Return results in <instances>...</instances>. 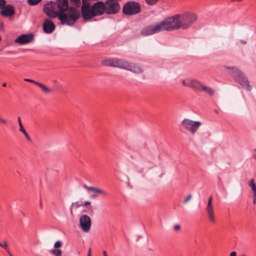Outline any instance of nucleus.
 Listing matches in <instances>:
<instances>
[{
  "instance_id": "obj_1",
  "label": "nucleus",
  "mask_w": 256,
  "mask_h": 256,
  "mask_svg": "<svg viewBox=\"0 0 256 256\" xmlns=\"http://www.w3.org/2000/svg\"><path fill=\"white\" fill-rule=\"evenodd\" d=\"M44 12L48 17L58 18L62 24L72 26L80 16V12L74 7H68V0H56L46 4Z\"/></svg>"
},
{
  "instance_id": "obj_2",
  "label": "nucleus",
  "mask_w": 256,
  "mask_h": 256,
  "mask_svg": "<svg viewBox=\"0 0 256 256\" xmlns=\"http://www.w3.org/2000/svg\"><path fill=\"white\" fill-rule=\"evenodd\" d=\"M90 11L84 19V22L92 21L95 17L101 16L104 13L113 14L118 12L120 4L116 0H108L106 2L98 1L92 4Z\"/></svg>"
},
{
  "instance_id": "obj_3",
  "label": "nucleus",
  "mask_w": 256,
  "mask_h": 256,
  "mask_svg": "<svg viewBox=\"0 0 256 256\" xmlns=\"http://www.w3.org/2000/svg\"><path fill=\"white\" fill-rule=\"evenodd\" d=\"M224 68L228 70V74L232 76L234 80L244 88L248 91L252 90V88L249 84L248 78L243 72L235 66H224Z\"/></svg>"
},
{
  "instance_id": "obj_4",
  "label": "nucleus",
  "mask_w": 256,
  "mask_h": 256,
  "mask_svg": "<svg viewBox=\"0 0 256 256\" xmlns=\"http://www.w3.org/2000/svg\"><path fill=\"white\" fill-rule=\"evenodd\" d=\"M179 15L168 17L160 22L162 31H172L181 28Z\"/></svg>"
},
{
  "instance_id": "obj_5",
  "label": "nucleus",
  "mask_w": 256,
  "mask_h": 256,
  "mask_svg": "<svg viewBox=\"0 0 256 256\" xmlns=\"http://www.w3.org/2000/svg\"><path fill=\"white\" fill-rule=\"evenodd\" d=\"M129 62L122 58H110L104 60L102 64L105 66L118 68L126 70Z\"/></svg>"
},
{
  "instance_id": "obj_6",
  "label": "nucleus",
  "mask_w": 256,
  "mask_h": 256,
  "mask_svg": "<svg viewBox=\"0 0 256 256\" xmlns=\"http://www.w3.org/2000/svg\"><path fill=\"white\" fill-rule=\"evenodd\" d=\"M178 15L181 29L182 30H186L190 28L197 20V16L194 14H185Z\"/></svg>"
},
{
  "instance_id": "obj_7",
  "label": "nucleus",
  "mask_w": 256,
  "mask_h": 256,
  "mask_svg": "<svg viewBox=\"0 0 256 256\" xmlns=\"http://www.w3.org/2000/svg\"><path fill=\"white\" fill-rule=\"evenodd\" d=\"M201 124L200 121H194L188 118H184L181 122L182 126L192 134L196 132Z\"/></svg>"
},
{
  "instance_id": "obj_8",
  "label": "nucleus",
  "mask_w": 256,
  "mask_h": 256,
  "mask_svg": "<svg viewBox=\"0 0 256 256\" xmlns=\"http://www.w3.org/2000/svg\"><path fill=\"white\" fill-rule=\"evenodd\" d=\"M140 11V4L136 2H130L124 4L123 12L126 15H134L139 13Z\"/></svg>"
},
{
  "instance_id": "obj_9",
  "label": "nucleus",
  "mask_w": 256,
  "mask_h": 256,
  "mask_svg": "<svg viewBox=\"0 0 256 256\" xmlns=\"http://www.w3.org/2000/svg\"><path fill=\"white\" fill-rule=\"evenodd\" d=\"M182 84L184 86H188L195 91L200 92L203 84L196 79L186 78L182 80Z\"/></svg>"
},
{
  "instance_id": "obj_10",
  "label": "nucleus",
  "mask_w": 256,
  "mask_h": 256,
  "mask_svg": "<svg viewBox=\"0 0 256 256\" xmlns=\"http://www.w3.org/2000/svg\"><path fill=\"white\" fill-rule=\"evenodd\" d=\"M162 32L160 22L154 25H150L144 28L140 32L142 35L147 36Z\"/></svg>"
},
{
  "instance_id": "obj_11",
  "label": "nucleus",
  "mask_w": 256,
  "mask_h": 256,
  "mask_svg": "<svg viewBox=\"0 0 256 256\" xmlns=\"http://www.w3.org/2000/svg\"><path fill=\"white\" fill-rule=\"evenodd\" d=\"M80 224L84 232H88L92 225L90 217L86 214L81 216L80 218Z\"/></svg>"
},
{
  "instance_id": "obj_12",
  "label": "nucleus",
  "mask_w": 256,
  "mask_h": 256,
  "mask_svg": "<svg viewBox=\"0 0 256 256\" xmlns=\"http://www.w3.org/2000/svg\"><path fill=\"white\" fill-rule=\"evenodd\" d=\"M212 196H210L208 200V204L206 207V212L209 221L211 223L214 224L216 222V220L214 216V208L212 204Z\"/></svg>"
},
{
  "instance_id": "obj_13",
  "label": "nucleus",
  "mask_w": 256,
  "mask_h": 256,
  "mask_svg": "<svg viewBox=\"0 0 256 256\" xmlns=\"http://www.w3.org/2000/svg\"><path fill=\"white\" fill-rule=\"evenodd\" d=\"M92 6V4H90V0H82L81 14L84 20L90 11Z\"/></svg>"
},
{
  "instance_id": "obj_14",
  "label": "nucleus",
  "mask_w": 256,
  "mask_h": 256,
  "mask_svg": "<svg viewBox=\"0 0 256 256\" xmlns=\"http://www.w3.org/2000/svg\"><path fill=\"white\" fill-rule=\"evenodd\" d=\"M34 36L32 34H23L18 37L15 42L24 44L30 42L34 40Z\"/></svg>"
},
{
  "instance_id": "obj_15",
  "label": "nucleus",
  "mask_w": 256,
  "mask_h": 256,
  "mask_svg": "<svg viewBox=\"0 0 256 256\" xmlns=\"http://www.w3.org/2000/svg\"><path fill=\"white\" fill-rule=\"evenodd\" d=\"M54 23L50 19H46L43 24V30L46 34H51L55 30Z\"/></svg>"
},
{
  "instance_id": "obj_16",
  "label": "nucleus",
  "mask_w": 256,
  "mask_h": 256,
  "mask_svg": "<svg viewBox=\"0 0 256 256\" xmlns=\"http://www.w3.org/2000/svg\"><path fill=\"white\" fill-rule=\"evenodd\" d=\"M128 65L126 70H130L134 74H140L144 72L143 68L135 63L129 62Z\"/></svg>"
},
{
  "instance_id": "obj_17",
  "label": "nucleus",
  "mask_w": 256,
  "mask_h": 256,
  "mask_svg": "<svg viewBox=\"0 0 256 256\" xmlns=\"http://www.w3.org/2000/svg\"><path fill=\"white\" fill-rule=\"evenodd\" d=\"M0 13L2 16H12L14 14V10L12 5L8 4L6 6H4Z\"/></svg>"
},
{
  "instance_id": "obj_18",
  "label": "nucleus",
  "mask_w": 256,
  "mask_h": 256,
  "mask_svg": "<svg viewBox=\"0 0 256 256\" xmlns=\"http://www.w3.org/2000/svg\"><path fill=\"white\" fill-rule=\"evenodd\" d=\"M84 187L87 190L93 192L94 193H96L98 194H102V195H104V196L107 194V193L106 191H104L100 188H98L96 187L88 186L86 184H84Z\"/></svg>"
},
{
  "instance_id": "obj_19",
  "label": "nucleus",
  "mask_w": 256,
  "mask_h": 256,
  "mask_svg": "<svg viewBox=\"0 0 256 256\" xmlns=\"http://www.w3.org/2000/svg\"><path fill=\"white\" fill-rule=\"evenodd\" d=\"M42 90V92L45 94H48L52 92V90L48 88L45 84L38 82V84H36Z\"/></svg>"
},
{
  "instance_id": "obj_20",
  "label": "nucleus",
  "mask_w": 256,
  "mask_h": 256,
  "mask_svg": "<svg viewBox=\"0 0 256 256\" xmlns=\"http://www.w3.org/2000/svg\"><path fill=\"white\" fill-rule=\"evenodd\" d=\"M204 92L210 96H212L214 93V90L211 88L203 84L200 92Z\"/></svg>"
},
{
  "instance_id": "obj_21",
  "label": "nucleus",
  "mask_w": 256,
  "mask_h": 256,
  "mask_svg": "<svg viewBox=\"0 0 256 256\" xmlns=\"http://www.w3.org/2000/svg\"><path fill=\"white\" fill-rule=\"evenodd\" d=\"M249 186L251 188V190L253 192V195L256 196V184H254V180L250 179L248 183Z\"/></svg>"
},
{
  "instance_id": "obj_22",
  "label": "nucleus",
  "mask_w": 256,
  "mask_h": 256,
  "mask_svg": "<svg viewBox=\"0 0 256 256\" xmlns=\"http://www.w3.org/2000/svg\"><path fill=\"white\" fill-rule=\"evenodd\" d=\"M0 246L6 250L9 255H10V252L8 249V244L6 240H4L2 242H0Z\"/></svg>"
},
{
  "instance_id": "obj_23",
  "label": "nucleus",
  "mask_w": 256,
  "mask_h": 256,
  "mask_svg": "<svg viewBox=\"0 0 256 256\" xmlns=\"http://www.w3.org/2000/svg\"><path fill=\"white\" fill-rule=\"evenodd\" d=\"M20 131L23 133V134L24 135V136L28 140L31 141L32 140L28 134L23 126H21L20 127Z\"/></svg>"
},
{
  "instance_id": "obj_24",
  "label": "nucleus",
  "mask_w": 256,
  "mask_h": 256,
  "mask_svg": "<svg viewBox=\"0 0 256 256\" xmlns=\"http://www.w3.org/2000/svg\"><path fill=\"white\" fill-rule=\"evenodd\" d=\"M70 4L76 8H79L81 4L80 0H70Z\"/></svg>"
},
{
  "instance_id": "obj_25",
  "label": "nucleus",
  "mask_w": 256,
  "mask_h": 256,
  "mask_svg": "<svg viewBox=\"0 0 256 256\" xmlns=\"http://www.w3.org/2000/svg\"><path fill=\"white\" fill-rule=\"evenodd\" d=\"M54 256H61L62 251L60 249H55L50 251Z\"/></svg>"
},
{
  "instance_id": "obj_26",
  "label": "nucleus",
  "mask_w": 256,
  "mask_h": 256,
  "mask_svg": "<svg viewBox=\"0 0 256 256\" xmlns=\"http://www.w3.org/2000/svg\"><path fill=\"white\" fill-rule=\"evenodd\" d=\"M62 246V242L60 240H57L54 244V248L56 249H59Z\"/></svg>"
},
{
  "instance_id": "obj_27",
  "label": "nucleus",
  "mask_w": 256,
  "mask_h": 256,
  "mask_svg": "<svg viewBox=\"0 0 256 256\" xmlns=\"http://www.w3.org/2000/svg\"><path fill=\"white\" fill-rule=\"evenodd\" d=\"M192 198V196L191 194H188L186 196L183 200V204H186Z\"/></svg>"
},
{
  "instance_id": "obj_28",
  "label": "nucleus",
  "mask_w": 256,
  "mask_h": 256,
  "mask_svg": "<svg viewBox=\"0 0 256 256\" xmlns=\"http://www.w3.org/2000/svg\"><path fill=\"white\" fill-rule=\"evenodd\" d=\"M42 0H28V2L31 6L37 4Z\"/></svg>"
},
{
  "instance_id": "obj_29",
  "label": "nucleus",
  "mask_w": 256,
  "mask_h": 256,
  "mask_svg": "<svg viewBox=\"0 0 256 256\" xmlns=\"http://www.w3.org/2000/svg\"><path fill=\"white\" fill-rule=\"evenodd\" d=\"M24 80L26 81V82H32V83H33V84H38V82L37 81L34 80H33L32 79H30V78H24Z\"/></svg>"
},
{
  "instance_id": "obj_30",
  "label": "nucleus",
  "mask_w": 256,
  "mask_h": 256,
  "mask_svg": "<svg viewBox=\"0 0 256 256\" xmlns=\"http://www.w3.org/2000/svg\"><path fill=\"white\" fill-rule=\"evenodd\" d=\"M158 0H146V2L148 4H156Z\"/></svg>"
},
{
  "instance_id": "obj_31",
  "label": "nucleus",
  "mask_w": 256,
  "mask_h": 256,
  "mask_svg": "<svg viewBox=\"0 0 256 256\" xmlns=\"http://www.w3.org/2000/svg\"><path fill=\"white\" fill-rule=\"evenodd\" d=\"M0 123L3 124H6V120L3 118L2 117L0 116Z\"/></svg>"
},
{
  "instance_id": "obj_32",
  "label": "nucleus",
  "mask_w": 256,
  "mask_h": 256,
  "mask_svg": "<svg viewBox=\"0 0 256 256\" xmlns=\"http://www.w3.org/2000/svg\"><path fill=\"white\" fill-rule=\"evenodd\" d=\"M6 2L5 0H0V8H2L5 6Z\"/></svg>"
},
{
  "instance_id": "obj_33",
  "label": "nucleus",
  "mask_w": 256,
  "mask_h": 256,
  "mask_svg": "<svg viewBox=\"0 0 256 256\" xmlns=\"http://www.w3.org/2000/svg\"><path fill=\"white\" fill-rule=\"evenodd\" d=\"M18 123L20 127L21 126H23L22 124V121H21V118L20 116L18 117Z\"/></svg>"
},
{
  "instance_id": "obj_34",
  "label": "nucleus",
  "mask_w": 256,
  "mask_h": 256,
  "mask_svg": "<svg viewBox=\"0 0 256 256\" xmlns=\"http://www.w3.org/2000/svg\"><path fill=\"white\" fill-rule=\"evenodd\" d=\"M174 228L176 230H178L180 228V226L178 224H176L174 226Z\"/></svg>"
},
{
  "instance_id": "obj_35",
  "label": "nucleus",
  "mask_w": 256,
  "mask_h": 256,
  "mask_svg": "<svg viewBox=\"0 0 256 256\" xmlns=\"http://www.w3.org/2000/svg\"><path fill=\"white\" fill-rule=\"evenodd\" d=\"M254 153L253 154V158L256 160V148L254 150Z\"/></svg>"
},
{
  "instance_id": "obj_36",
  "label": "nucleus",
  "mask_w": 256,
  "mask_h": 256,
  "mask_svg": "<svg viewBox=\"0 0 256 256\" xmlns=\"http://www.w3.org/2000/svg\"><path fill=\"white\" fill-rule=\"evenodd\" d=\"M230 256H236V252L234 251L230 253Z\"/></svg>"
},
{
  "instance_id": "obj_37",
  "label": "nucleus",
  "mask_w": 256,
  "mask_h": 256,
  "mask_svg": "<svg viewBox=\"0 0 256 256\" xmlns=\"http://www.w3.org/2000/svg\"><path fill=\"white\" fill-rule=\"evenodd\" d=\"M98 194H98L96 193H94V194H92L91 196V198H97L98 196Z\"/></svg>"
},
{
  "instance_id": "obj_38",
  "label": "nucleus",
  "mask_w": 256,
  "mask_h": 256,
  "mask_svg": "<svg viewBox=\"0 0 256 256\" xmlns=\"http://www.w3.org/2000/svg\"><path fill=\"white\" fill-rule=\"evenodd\" d=\"M73 204L74 205V206L76 208L80 206V205L78 204V202H76L75 203Z\"/></svg>"
},
{
  "instance_id": "obj_39",
  "label": "nucleus",
  "mask_w": 256,
  "mask_h": 256,
  "mask_svg": "<svg viewBox=\"0 0 256 256\" xmlns=\"http://www.w3.org/2000/svg\"><path fill=\"white\" fill-rule=\"evenodd\" d=\"M90 203H91V202H90V201H86V202H84V206H88V205L90 204Z\"/></svg>"
},
{
  "instance_id": "obj_40",
  "label": "nucleus",
  "mask_w": 256,
  "mask_h": 256,
  "mask_svg": "<svg viewBox=\"0 0 256 256\" xmlns=\"http://www.w3.org/2000/svg\"><path fill=\"white\" fill-rule=\"evenodd\" d=\"M253 203L254 204H256V196L253 195Z\"/></svg>"
},
{
  "instance_id": "obj_41",
  "label": "nucleus",
  "mask_w": 256,
  "mask_h": 256,
  "mask_svg": "<svg viewBox=\"0 0 256 256\" xmlns=\"http://www.w3.org/2000/svg\"><path fill=\"white\" fill-rule=\"evenodd\" d=\"M240 42L243 44H246V40H240Z\"/></svg>"
},
{
  "instance_id": "obj_42",
  "label": "nucleus",
  "mask_w": 256,
  "mask_h": 256,
  "mask_svg": "<svg viewBox=\"0 0 256 256\" xmlns=\"http://www.w3.org/2000/svg\"><path fill=\"white\" fill-rule=\"evenodd\" d=\"M91 254V248H90L88 250V254L87 256H90Z\"/></svg>"
},
{
  "instance_id": "obj_43",
  "label": "nucleus",
  "mask_w": 256,
  "mask_h": 256,
  "mask_svg": "<svg viewBox=\"0 0 256 256\" xmlns=\"http://www.w3.org/2000/svg\"><path fill=\"white\" fill-rule=\"evenodd\" d=\"M103 254H104V256H107V253H106V251H104L103 252Z\"/></svg>"
},
{
  "instance_id": "obj_44",
  "label": "nucleus",
  "mask_w": 256,
  "mask_h": 256,
  "mask_svg": "<svg viewBox=\"0 0 256 256\" xmlns=\"http://www.w3.org/2000/svg\"><path fill=\"white\" fill-rule=\"evenodd\" d=\"M2 86H4V87H6V83H3L2 84Z\"/></svg>"
},
{
  "instance_id": "obj_45",
  "label": "nucleus",
  "mask_w": 256,
  "mask_h": 256,
  "mask_svg": "<svg viewBox=\"0 0 256 256\" xmlns=\"http://www.w3.org/2000/svg\"><path fill=\"white\" fill-rule=\"evenodd\" d=\"M238 256H246L245 254H241L240 255Z\"/></svg>"
},
{
  "instance_id": "obj_46",
  "label": "nucleus",
  "mask_w": 256,
  "mask_h": 256,
  "mask_svg": "<svg viewBox=\"0 0 256 256\" xmlns=\"http://www.w3.org/2000/svg\"><path fill=\"white\" fill-rule=\"evenodd\" d=\"M214 111L216 114H218V111L216 110H215Z\"/></svg>"
},
{
  "instance_id": "obj_47",
  "label": "nucleus",
  "mask_w": 256,
  "mask_h": 256,
  "mask_svg": "<svg viewBox=\"0 0 256 256\" xmlns=\"http://www.w3.org/2000/svg\"><path fill=\"white\" fill-rule=\"evenodd\" d=\"M40 207L41 208H42V204H40Z\"/></svg>"
},
{
  "instance_id": "obj_48",
  "label": "nucleus",
  "mask_w": 256,
  "mask_h": 256,
  "mask_svg": "<svg viewBox=\"0 0 256 256\" xmlns=\"http://www.w3.org/2000/svg\"><path fill=\"white\" fill-rule=\"evenodd\" d=\"M10 256H12V254H10Z\"/></svg>"
}]
</instances>
